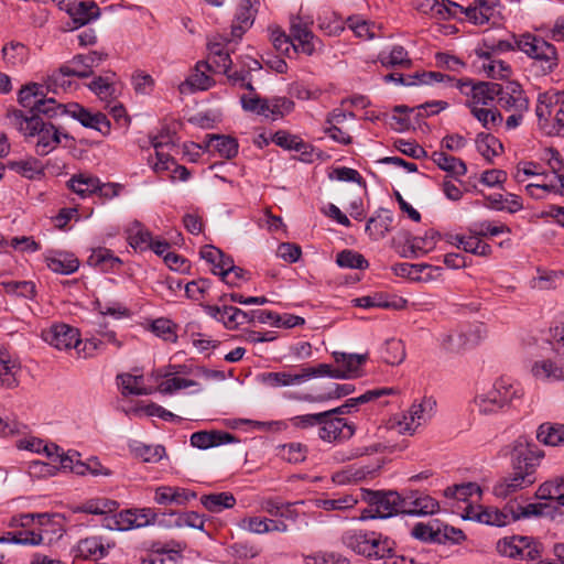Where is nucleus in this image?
I'll return each instance as SVG.
<instances>
[{
    "label": "nucleus",
    "instance_id": "obj_1",
    "mask_svg": "<svg viewBox=\"0 0 564 564\" xmlns=\"http://www.w3.org/2000/svg\"><path fill=\"white\" fill-rule=\"evenodd\" d=\"M544 454L533 441L527 436H519L511 444L510 457L512 474L505 477L494 486V494L498 498L524 489L535 482V470Z\"/></svg>",
    "mask_w": 564,
    "mask_h": 564
},
{
    "label": "nucleus",
    "instance_id": "obj_2",
    "mask_svg": "<svg viewBox=\"0 0 564 564\" xmlns=\"http://www.w3.org/2000/svg\"><path fill=\"white\" fill-rule=\"evenodd\" d=\"M7 118L12 127L21 132L25 138L37 137L35 152L37 155L45 156L51 153L61 143V137L70 139L66 132L51 122L52 119L44 120L45 117L36 115L25 116L23 110L9 109Z\"/></svg>",
    "mask_w": 564,
    "mask_h": 564
},
{
    "label": "nucleus",
    "instance_id": "obj_3",
    "mask_svg": "<svg viewBox=\"0 0 564 564\" xmlns=\"http://www.w3.org/2000/svg\"><path fill=\"white\" fill-rule=\"evenodd\" d=\"M360 499L368 505L360 513L361 520L387 519L404 511L403 496L394 490L361 488Z\"/></svg>",
    "mask_w": 564,
    "mask_h": 564
},
{
    "label": "nucleus",
    "instance_id": "obj_4",
    "mask_svg": "<svg viewBox=\"0 0 564 564\" xmlns=\"http://www.w3.org/2000/svg\"><path fill=\"white\" fill-rule=\"evenodd\" d=\"M549 507L547 503L542 502L521 506L517 500H510L502 509L492 507L482 509L477 513L476 519L488 525L505 527L520 519L543 516Z\"/></svg>",
    "mask_w": 564,
    "mask_h": 564
},
{
    "label": "nucleus",
    "instance_id": "obj_5",
    "mask_svg": "<svg viewBox=\"0 0 564 564\" xmlns=\"http://www.w3.org/2000/svg\"><path fill=\"white\" fill-rule=\"evenodd\" d=\"M517 48L534 62L538 75L551 74L558 65L556 47L544 39L531 33L522 34L517 41Z\"/></svg>",
    "mask_w": 564,
    "mask_h": 564
},
{
    "label": "nucleus",
    "instance_id": "obj_6",
    "mask_svg": "<svg viewBox=\"0 0 564 564\" xmlns=\"http://www.w3.org/2000/svg\"><path fill=\"white\" fill-rule=\"evenodd\" d=\"M18 102L21 107L29 109L28 116L36 115L39 117L43 116L46 119H55L63 111L59 102L53 97H47L44 85L33 82L20 88Z\"/></svg>",
    "mask_w": 564,
    "mask_h": 564
},
{
    "label": "nucleus",
    "instance_id": "obj_7",
    "mask_svg": "<svg viewBox=\"0 0 564 564\" xmlns=\"http://www.w3.org/2000/svg\"><path fill=\"white\" fill-rule=\"evenodd\" d=\"M522 397V389L518 383L511 382L509 379H498L492 388L484 393L475 397V405L479 413L488 415L501 411L509 405L513 399Z\"/></svg>",
    "mask_w": 564,
    "mask_h": 564
},
{
    "label": "nucleus",
    "instance_id": "obj_8",
    "mask_svg": "<svg viewBox=\"0 0 564 564\" xmlns=\"http://www.w3.org/2000/svg\"><path fill=\"white\" fill-rule=\"evenodd\" d=\"M333 358L335 362L340 366L334 368L329 364H318L314 366L316 378L329 377L335 379H350L358 377V370L364 365L368 356L367 354H346L341 351H334Z\"/></svg>",
    "mask_w": 564,
    "mask_h": 564
},
{
    "label": "nucleus",
    "instance_id": "obj_9",
    "mask_svg": "<svg viewBox=\"0 0 564 564\" xmlns=\"http://www.w3.org/2000/svg\"><path fill=\"white\" fill-rule=\"evenodd\" d=\"M456 87L467 97L466 105L469 108L478 105L490 106L502 91V84L471 78L457 79Z\"/></svg>",
    "mask_w": 564,
    "mask_h": 564
},
{
    "label": "nucleus",
    "instance_id": "obj_10",
    "mask_svg": "<svg viewBox=\"0 0 564 564\" xmlns=\"http://www.w3.org/2000/svg\"><path fill=\"white\" fill-rule=\"evenodd\" d=\"M59 107L63 108L59 116L69 115L72 118L78 120L85 128L95 129L102 135H108L110 133L111 123L105 113H93L77 102H70L67 105L59 104Z\"/></svg>",
    "mask_w": 564,
    "mask_h": 564
},
{
    "label": "nucleus",
    "instance_id": "obj_11",
    "mask_svg": "<svg viewBox=\"0 0 564 564\" xmlns=\"http://www.w3.org/2000/svg\"><path fill=\"white\" fill-rule=\"evenodd\" d=\"M108 56V53L104 51L76 54L70 61L62 65V72L72 74L74 77L88 78L94 75V67L99 66Z\"/></svg>",
    "mask_w": 564,
    "mask_h": 564
},
{
    "label": "nucleus",
    "instance_id": "obj_12",
    "mask_svg": "<svg viewBox=\"0 0 564 564\" xmlns=\"http://www.w3.org/2000/svg\"><path fill=\"white\" fill-rule=\"evenodd\" d=\"M356 432L354 423H349L346 419L328 415L321 420L318 436L325 442H343L347 441Z\"/></svg>",
    "mask_w": 564,
    "mask_h": 564
},
{
    "label": "nucleus",
    "instance_id": "obj_13",
    "mask_svg": "<svg viewBox=\"0 0 564 564\" xmlns=\"http://www.w3.org/2000/svg\"><path fill=\"white\" fill-rule=\"evenodd\" d=\"M497 104L506 111H527L529 99L522 86L516 80L502 84V91L497 96Z\"/></svg>",
    "mask_w": 564,
    "mask_h": 564
},
{
    "label": "nucleus",
    "instance_id": "obj_14",
    "mask_svg": "<svg viewBox=\"0 0 564 564\" xmlns=\"http://www.w3.org/2000/svg\"><path fill=\"white\" fill-rule=\"evenodd\" d=\"M311 378H316L314 367H302L297 373L288 371L264 372L261 375V382L271 388H281L300 384Z\"/></svg>",
    "mask_w": 564,
    "mask_h": 564
},
{
    "label": "nucleus",
    "instance_id": "obj_15",
    "mask_svg": "<svg viewBox=\"0 0 564 564\" xmlns=\"http://www.w3.org/2000/svg\"><path fill=\"white\" fill-rule=\"evenodd\" d=\"M44 338L51 346L59 350L78 348L82 344L78 329L67 324L53 325L45 333Z\"/></svg>",
    "mask_w": 564,
    "mask_h": 564
},
{
    "label": "nucleus",
    "instance_id": "obj_16",
    "mask_svg": "<svg viewBox=\"0 0 564 564\" xmlns=\"http://www.w3.org/2000/svg\"><path fill=\"white\" fill-rule=\"evenodd\" d=\"M402 505H404L403 514L409 516L434 514L440 510V503L436 499L419 491H410L403 496Z\"/></svg>",
    "mask_w": 564,
    "mask_h": 564
},
{
    "label": "nucleus",
    "instance_id": "obj_17",
    "mask_svg": "<svg viewBox=\"0 0 564 564\" xmlns=\"http://www.w3.org/2000/svg\"><path fill=\"white\" fill-rule=\"evenodd\" d=\"M65 518L59 513H40L37 516V532L42 534V544H50L61 539L66 532Z\"/></svg>",
    "mask_w": 564,
    "mask_h": 564
},
{
    "label": "nucleus",
    "instance_id": "obj_18",
    "mask_svg": "<svg viewBox=\"0 0 564 564\" xmlns=\"http://www.w3.org/2000/svg\"><path fill=\"white\" fill-rule=\"evenodd\" d=\"M73 20L74 28H80L100 15V9L94 1H79L78 3L64 2L63 7Z\"/></svg>",
    "mask_w": 564,
    "mask_h": 564
},
{
    "label": "nucleus",
    "instance_id": "obj_19",
    "mask_svg": "<svg viewBox=\"0 0 564 564\" xmlns=\"http://www.w3.org/2000/svg\"><path fill=\"white\" fill-rule=\"evenodd\" d=\"M213 66L209 62L199 61L194 72L180 85L181 93H194L196 90H206L210 88L215 80L206 74V70H212Z\"/></svg>",
    "mask_w": 564,
    "mask_h": 564
},
{
    "label": "nucleus",
    "instance_id": "obj_20",
    "mask_svg": "<svg viewBox=\"0 0 564 564\" xmlns=\"http://www.w3.org/2000/svg\"><path fill=\"white\" fill-rule=\"evenodd\" d=\"M237 441L234 434L217 430L198 431L191 435V445L199 449H207Z\"/></svg>",
    "mask_w": 564,
    "mask_h": 564
},
{
    "label": "nucleus",
    "instance_id": "obj_21",
    "mask_svg": "<svg viewBox=\"0 0 564 564\" xmlns=\"http://www.w3.org/2000/svg\"><path fill=\"white\" fill-rule=\"evenodd\" d=\"M356 307L362 308H392L402 310L406 306L408 301L400 296H389L386 293H375L372 295L357 297L354 301Z\"/></svg>",
    "mask_w": 564,
    "mask_h": 564
},
{
    "label": "nucleus",
    "instance_id": "obj_22",
    "mask_svg": "<svg viewBox=\"0 0 564 564\" xmlns=\"http://www.w3.org/2000/svg\"><path fill=\"white\" fill-rule=\"evenodd\" d=\"M375 531L349 530L343 535L344 544L355 553L369 557L373 546Z\"/></svg>",
    "mask_w": 564,
    "mask_h": 564
},
{
    "label": "nucleus",
    "instance_id": "obj_23",
    "mask_svg": "<svg viewBox=\"0 0 564 564\" xmlns=\"http://www.w3.org/2000/svg\"><path fill=\"white\" fill-rule=\"evenodd\" d=\"M115 544H105L101 536H88L79 540L76 547V556L84 560L97 561L108 554V550Z\"/></svg>",
    "mask_w": 564,
    "mask_h": 564
},
{
    "label": "nucleus",
    "instance_id": "obj_24",
    "mask_svg": "<svg viewBox=\"0 0 564 564\" xmlns=\"http://www.w3.org/2000/svg\"><path fill=\"white\" fill-rule=\"evenodd\" d=\"M290 31L292 36L291 40L296 44L297 52L301 51L308 56L313 55L316 50L315 43H319V40L307 28V25L302 24L301 22L292 23Z\"/></svg>",
    "mask_w": 564,
    "mask_h": 564
},
{
    "label": "nucleus",
    "instance_id": "obj_25",
    "mask_svg": "<svg viewBox=\"0 0 564 564\" xmlns=\"http://www.w3.org/2000/svg\"><path fill=\"white\" fill-rule=\"evenodd\" d=\"M392 221L393 218L390 210L380 208L376 212L375 216L368 219L366 224V232L373 240L381 239L388 231H390Z\"/></svg>",
    "mask_w": 564,
    "mask_h": 564
},
{
    "label": "nucleus",
    "instance_id": "obj_26",
    "mask_svg": "<svg viewBox=\"0 0 564 564\" xmlns=\"http://www.w3.org/2000/svg\"><path fill=\"white\" fill-rule=\"evenodd\" d=\"M431 159L442 171L452 174L456 180L467 173L466 163L462 159L443 151H434Z\"/></svg>",
    "mask_w": 564,
    "mask_h": 564
},
{
    "label": "nucleus",
    "instance_id": "obj_27",
    "mask_svg": "<svg viewBox=\"0 0 564 564\" xmlns=\"http://www.w3.org/2000/svg\"><path fill=\"white\" fill-rule=\"evenodd\" d=\"M87 264L102 272H109L120 267L122 261L110 249L99 247L93 250L87 259Z\"/></svg>",
    "mask_w": 564,
    "mask_h": 564
},
{
    "label": "nucleus",
    "instance_id": "obj_28",
    "mask_svg": "<svg viewBox=\"0 0 564 564\" xmlns=\"http://www.w3.org/2000/svg\"><path fill=\"white\" fill-rule=\"evenodd\" d=\"M203 507L212 513H219L236 506V497L229 491L213 492L200 497Z\"/></svg>",
    "mask_w": 564,
    "mask_h": 564
},
{
    "label": "nucleus",
    "instance_id": "obj_29",
    "mask_svg": "<svg viewBox=\"0 0 564 564\" xmlns=\"http://www.w3.org/2000/svg\"><path fill=\"white\" fill-rule=\"evenodd\" d=\"M207 148L217 151L224 159L230 160L238 154V141L236 138L224 134H208Z\"/></svg>",
    "mask_w": 564,
    "mask_h": 564
},
{
    "label": "nucleus",
    "instance_id": "obj_30",
    "mask_svg": "<svg viewBox=\"0 0 564 564\" xmlns=\"http://www.w3.org/2000/svg\"><path fill=\"white\" fill-rule=\"evenodd\" d=\"M98 184L99 178L97 176L84 173L75 174L67 181V187L82 198L96 194Z\"/></svg>",
    "mask_w": 564,
    "mask_h": 564
},
{
    "label": "nucleus",
    "instance_id": "obj_31",
    "mask_svg": "<svg viewBox=\"0 0 564 564\" xmlns=\"http://www.w3.org/2000/svg\"><path fill=\"white\" fill-rule=\"evenodd\" d=\"M115 78L116 73L107 70L104 76L95 77L88 84V88L101 100H112L116 98Z\"/></svg>",
    "mask_w": 564,
    "mask_h": 564
},
{
    "label": "nucleus",
    "instance_id": "obj_32",
    "mask_svg": "<svg viewBox=\"0 0 564 564\" xmlns=\"http://www.w3.org/2000/svg\"><path fill=\"white\" fill-rule=\"evenodd\" d=\"M253 2L247 0V3H241L235 21L231 25V35L236 39H241L246 31L253 24L256 10L252 9Z\"/></svg>",
    "mask_w": 564,
    "mask_h": 564
},
{
    "label": "nucleus",
    "instance_id": "obj_33",
    "mask_svg": "<svg viewBox=\"0 0 564 564\" xmlns=\"http://www.w3.org/2000/svg\"><path fill=\"white\" fill-rule=\"evenodd\" d=\"M412 536L429 543H444V534L441 533V521L432 520L429 523H416L411 532Z\"/></svg>",
    "mask_w": 564,
    "mask_h": 564
},
{
    "label": "nucleus",
    "instance_id": "obj_34",
    "mask_svg": "<svg viewBox=\"0 0 564 564\" xmlns=\"http://www.w3.org/2000/svg\"><path fill=\"white\" fill-rule=\"evenodd\" d=\"M436 402L432 398H424L421 403H414L409 410V416L404 415L403 431L414 432L415 429L424 421V412L432 411Z\"/></svg>",
    "mask_w": 564,
    "mask_h": 564
},
{
    "label": "nucleus",
    "instance_id": "obj_35",
    "mask_svg": "<svg viewBox=\"0 0 564 564\" xmlns=\"http://www.w3.org/2000/svg\"><path fill=\"white\" fill-rule=\"evenodd\" d=\"M0 542H10L22 545H41L42 534L41 532H37L36 527L32 529L21 528L15 531L7 532L4 535L0 536Z\"/></svg>",
    "mask_w": 564,
    "mask_h": 564
},
{
    "label": "nucleus",
    "instance_id": "obj_36",
    "mask_svg": "<svg viewBox=\"0 0 564 564\" xmlns=\"http://www.w3.org/2000/svg\"><path fill=\"white\" fill-rule=\"evenodd\" d=\"M148 329L166 343H177L178 325L170 318L159 317L150 323Z\"/></svg>",
    "mask_w": 564,
    "mask_h": 564
},
{
    "label": "nucleus",
    "instance_id": "obj_37",
    "mask_svg": "<svg viewBox=\"0 0 564 564\" xmlns=\"http://www.w3.org/2000/svg\"><path fill=\"white\" fill-rule=\"evenodd\" d=\"M475 143L477 151L490 163L492 162V158L499 155L503 150V145L499 139L490 133H478Z\"/></svg>",
    "mask_w": 564,
    "mask_h": 564
},
{
    "label": "nucleus",
    "instance_id": "obj_38",
    "mask_svg": "<svg viewBox=\"0 0 564 564\" xmlns=\"http://www.w3.org/2000/svg\"><path fill=\"white\" fill-rule=\"evenodd\" d=\"M8 166L29 180H40L45 175L44 166L35 158L28 160L11 161Z\"/></svg>",
    "mask_w": 564,
    "mask_h": 564
},
{
    "label": "nucleus",
    "instance_id": "obj_39",
    "mask_svg": "<svg viewBox=\"0 0 564 564\" xmlns=\"http://www.w3.org/2000/svg\"><path fill=\"white\" fill-rule=\"evenodd\" d=\"M186 549V543L176 540L166 542L152 541L149 544V551L154 554L166 555L172 562H177L183 557V551Z\"/></svg>",
    "mask_w": 564,
    "mask_h": 564
},
{
    "label": "nucleus",
    "instance_id": "obj_40",
    "mask_svg": "<svg viewBox=\"0 0 564 564\" xmlns=\"http://www.w3.org/2000/svg\"><path fill=\"white\" fill-rule=\"evenodd\" d=\"M536 438L545 445H564V424L543 423L539 426Z\"/></svg>",
    "mask_w": 564,
    "mask_h": 564
},
{
    "label": "nucleus",
    "instance_id": "obj_41",
    "mask_svg": "<svg viewBox=\"0 0 564 564\" xmlns=\"http://www.w3.org/2000/svg\"><path fill=\"white\" fill-rule=\"evenodd\" d=\"M119 503L116 500L106 498L90 499L73 509L74 512H83L88 514H106L118 509Z\"/></svg>",
    "mask_w": 564,
    "mask_h": 564
},
{
    "label": "nucleus",
    "instance_id": "obj_42",
    "mask_svg": "<svg viewBox=\"0 0 564 564\" xmlns=\"http://www.w3.org/2000/svg\"><path fill=\"white\" fill-rule=\"evenodd\" d=\"M354 391L355 386L351 383H335L334 388L325 393H321L318 395L303 394L295 397V399L305 402H325L328 400L340 399L343 397L349 395Z\"/></svg>",
    "mask_w": 564,
    "mask_h": 564
},
{
    "label": "nucleus",
    "instance_id": "obj_43",
    "mask_svg": "<svg viewBox=\"0 0 564 564\" xmlns=\"http://www.w3.org/2000/svg\"><path fill=\"white\" fill-rule=\"evenodd\" d=\"M46 264L50 270L59 274H72L79 268V261L73 254L59 253L58 257L46 258Z\"/></svg>",
    "mask_w": 564,
    "mask_h": 564
},
{
    "label": "nucleus",
    "instance_id": "obj_44",
    "mask_svg": "<svg viewBox=\"0 0 564 564\" xmlns=\"http://www.w3.org/2000/svg\"><path fill=\"white\" fill-rule=\"evenodd\" d=\"M423 7L429 9L432 17L443 20L455 18L460 8L458 3L451 0H442V2L437 0H425Z\"/></svg>",
    "mask_w": 564,
    "mask_h": 564
},
{
    "label": "nucleus",
    "instance_id": "obj_45",
    "mask_svg": "<svg viewBox=\"0 0 564 564\" xmlns=\"http://www.w3.org/2000/svg\"><path fill=\"white\" fill-rule=\"evenodd\" d=\"M3 59L12 66H20L29 59V47L20 42H11L2 48Z\"/></svg>",
    "mask_w": 564,
    "mask_h": 564
},
{
    "label": "nucleus",
    "instance_id": "obj_46",
    "mask_svg": "<svg viewBox=\"0 0 564 564\" xmlns=\"http://www.w3.org/2000/svg\"><path fill=\"white\" fill-rule=\"evenodd\" d=\"M137 518L131 509L121 510L119 513L106 517L105 527L110 530L127 531L137 528Z\"/></svg>",
    "mask_w": 564,
    "mask_h": 564
},
{
    "label": "nucleus",
    "instance_id": "obj_47",
    "mask_svg": "<svg viewBox=\"0 0 564 564\" xmlns=\"http://www.w3.org/2000/svg\"><path fill=\"white\" fill-rule=\"evenodd\" d=\"M18 366L11 361L6 351H0V384L4 388H14L18 384L17 371Z\"/></svg>",
    "mask_w": 564,
    "mask_h": 564
},
{
    "label": "nucleus",
    "instance_id": "obj_48",
    "mask_svg": "<svg viewBox=\"0 0 564 564\" xmlns=\"http://www.w3.org/2000/svg\"><path fill=\"white\" fill-rule=\"evenodd\" d=\"M152 239V234L139 221L134 223L128 237L129 245L133 249H139L141 251L149 249Z\"/></svg>",
    "mask_w": 564,
    "mask_h": 564
},
{
    "label": "nucleus",
    "instance_id": "obj_49",
    "mask_svg": "<svg viewBox=\"0 0 564 564\" xmlns=\"http://www.w3.org/2000/svg\"><path fill=\"white\" fill-rule=\"evenodd\" d=\"M358 502V498H355L351 495H344L338 498H321L316 499L315 505L317 508H321L325 511H333V510H348L352 509Z\"/></svg>",
    "mask_w": 564,
    "mask_h": 564
},
{
    "label": "nucleus",
    "instance_id": "obj_50",
    "mask_svg": "<svg viewBox=\"0 0 564 564\" xmlns=\"http://www.w3.org/2000/svg\"><path fill=\"white\" fill-rule=\"evenodd\" d=\"M532 373L536 378H544V379H564V365L557 366L555 362H553L550 359L536 361L532 366Z\"/></svg>",
    "mask_w": 564,
    "mask_h": 564
},
{
    "label": "nucleus",
    "instance_id": "obj_51",
    "mask_svg": "<svg viewBox=\"0 0 564 564\" xmlns=\"http://www.w3.org/2000/svg\"><path fill=\"white\" fill-rule=\"evenodd\" d=\"M336 263L341 268L349 269H367L369 267L368 260L359 252L350 249H345L337 253Z\"/></svg>",
    "mask_w": 564,
    "mask_h": 564
},
{
    "label": "nucleus",
    "instance_id": "obj_52",
    "mask_svg": "<svg viewBox=\"0 0 564 564\" xmlns=\"http://www.w3.org/2000/svg\"><path fill=\"white\" fill-rule=\"evenodd\" d=\"M380 63L386 68L394 66L410 68L412 66V61L409 58L406 50L401 45H394L388 56L380 57Z\"/></svg>",
    "mask_w": 564,
    "mask_h": 564
},
{
    "label": "nucleus",
    "instance_id": "obj_53",
    "mask_svg": "<svg viewBox=\"0 0 564 564\" xmlns=\"http://www.w3.org/2000/svg\"><path fill=\"white\" fill-rule=\"evenodd\" d=\"M224 313L220 317V322L227 329H236L240 325L247 324L248 315L247 312L236 306L224 305Z\"/></svg>",
    "mask_w": 564,
    "mask_h": 564
},
{
    "label": "nucleus",
    "instance_id": "obj_54",
    "mask_svg": "<svg viewBox=\"0 0 564 564\" xmlns=\"http://www.w3.org/2000/svg\"><path fill=\"white\" fill-rule=\"evenodd\" d=\"M381 358L388 365L393 366L401 364L405 358V350L402 341L397 339L387 340Z\"/></svg>",
    "mask_w": 564,
    "mask_h": 564
},
{
    "label": "nucleus",
    "instance_id": "obj_55",
    "mask_svg": "<svg viewBox=\"0 0 564 564\" xmlns=\"http://www.w3.org/2000/svg\"><path fill=\"white\" fill-rule=\"evenodd\" d=\"M373 546L371 551V555L368 558H384L391 557L394 552V541L389 539L388 536H382L381 533L375 532Z\"/></svg>",
    "mask_w": 564,
    "mask_h": 564
},
{
    "label": "nucleus",
    "instance_id": "obj_56",
    "mask_svg": "<svg viewBox=\"0 0 564 564\" xmlns=\"http://www.w3.org/2000/svg\"><path fill=\"white\" fill-rule=\"evenodd\" d=\"M0 284L8 294L25 299H32L35 295V284L32 281H2Z\"/></svg>",
    "mask_w": 564,
    "mask_h": 564
},
{
    "label": "nucleus",
    "instance_id": "obj_57",
    "mask_svg": "<svg viewBox=\"0 0 564 564\" xmlns=\"http://www.w3.org/2000/svg\"><path fill=\"white\" fill-rule=\"evenodd\" d=\"M117 380L120 381L121 393L123 395H144L148 393L144 388L139 386L140 382L142 381V376L121 373L117 376Z\"/></svg>",
    "mask_w": 564,
    "mask_h": 564
},
{
    "label": "nucleus",
    "instance_id": "obj_58",
    "mask_svg": "<svg viewBox=\"0 0 564 564\" xmlns=\"http://www.w3.org/2000/svg\"><path fill=\"white\" fill-rule=\"evenodd\" d=\"M241 107L245 111L257 115L268 116L269 99L262 98L257 94L252 96L242 95L240 98Z\"/></svg>",
    "mask_w": 564,
    "mask_h": 564
},
{
    "label": "nucleus",
    "instance_id": "obj_59",
    "mask_svg": "<svg viewBox=\"0 0 564 564\" xmlns=\"http://www.w3.org/2000/svg\"><path fill=\"white\" fill-rule=\"evenodd\" d=\"M295 104L292 99L286 97H272L269 99V110L273 120L283 118L294 110Z\"/></svg>",
    "mask_w": 564,
    "mask_h": 564
},
{
    "label": "nucleus",
    "instance_id": "obj_60",
    "mask_svg": "<svg viewBox=\"0 0 564 564\" xmlns=\"http://www.w3.org/2000/svg\"><path fill=\"white\" fill-rule=\"evenodd\" d=\"M171 517H175L174 525L176 527H189L193 529L204 530L205 519L196 511L187 512H174L170 513Z\"/></svg>",
    "mask_w": 564,
    "mask_h": 564
},
{
    "label": "nucleus",
    "instance_id": "obj_61",
    "mask_svg": "<svg viewBox=\"0 0 564 564\" xmlns=\"http://www.w3.org/2000/svg\"><path fill=\"white\" fill-rule=\"evenodd\" d=\"M470 109L471 115L482 124L484 128L489 129V123L496 126L502 121V115L497 108H479L473 106Z\"/></svg>",
    "mask_w": 564,
    "mask_h": 564
},
{
    "label": "nucleus",
    "instance_id": "obj_62",
    "mask_svg": "<svg viewBox=\"0 0 564 564\" xmlns=\"http://www.w3.org/2000/svg\"><path fill=\"white\" fill-rule=\"evenodd\" d=\"M280 454L289 463H302L306 458L307 447L301 443H290L281 447Z\"/></svg>",
    "mask_w": 564,
    "mask_h": 564
},
{
    "label": "nucleus",
    "instance_id": "obj_63",
    "mask_svg": "<svg viewBox=\"0 0 564 564\" xmlns=\"http://www.w3.org/2000/svg\"><path fill=\"white\" fill-rule=\"evenodd\" d=\"M272 141L285 150L299 151L304 148V141L300 137L282 130L273 134Z\"/></svg>",
    "mask_w": 564,
    "mask_h": 564
},
{
    "label": "nucleus",
    "instance_id": "obj_64",
    "mask_svg": "<svg viewBox=\"0 0 564 564\" xmlns=\"http://www.w3.org/2000/svg\"><path fill=\"white\" fill-rule=\"evenodd\" d=\"M463 250L480 257H488L492 253V248L489 243L482 242L480 236L471 234L465 239Z\"/></svg>",
    "mask_w": 564,
    "mask_h": 564
}]
</instances>
